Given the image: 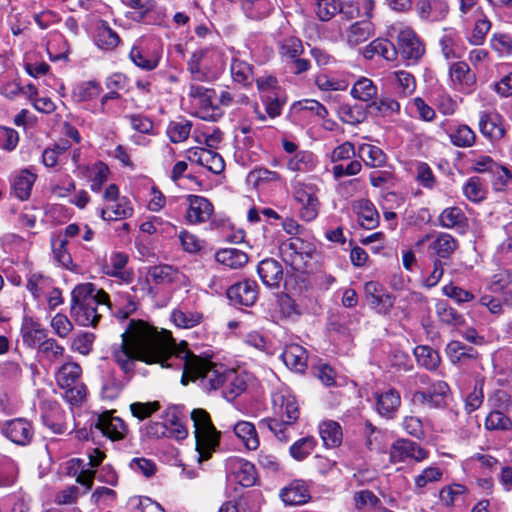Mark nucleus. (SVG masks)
I'll return each instance as SVG.
<instances>
[{"label":"nucleus","instance_id":"12","mask_svg":"<svg viewBox=\"0 0 512 512\" xmlns=\"http://www.w3.org/2000/svg\"><path fill=\"white\" fill-rule=\"evenodd\" d=\"M397 52L408 63H416L424 54V45L411 28L399 31L397 37Z\"/></svg>","mask_w":512,"mask_h":512},{"label":"nucleus","instance_id":"29","mask_svg":"<svg viewBox=\"0 0 512 512\" xmlns=\"http://www.w3.org/2000/svg\"><path fill=\"white\" fill-rule=\"evenodd\" d=\"M375 398L377 412L384 417H392L401 404L400 394L393 388L376 392Z\"/></svg>","mask_w":512,"mask_h":512},{"label":"nucleus","instance_id":"30","mask_svg":"<svg viewBox=\"0 0 512 512\" xmlns=\"http://www.w3.org/2000/svg\"><path fill=\"white\" fill-rule=\"evenodd\" d=\"M257 272L263 284L268 287H278L283 277L282 266L274 259L262 260L258 264Z\"/></svg>","mask_w":512,"mask_h":512},{"label":"nucleus","instance_id":"28","mask_svg":"<svg viewBox=\"0 0 512 512\" xmlns=\"http://www.w3.org/2000/svg\"><path fill=\"white\" fill-rule=\"evenodd\" d=\"M280 497L286 505H301L310 499L304 480H294L280 490Z\"/></svg>","mask_w":512,"mask_h":512},{"label":"nucleus","instance_id":"35","mask_svg":"<svg viewBox=\"0 0 512 512\" xmlns=\"http://www.w3.org/2000/svg\"><path fill=\"white\" fill-rule=\"evenodd\" d=\"M147 276L157 285H168L179 281L182 274L170 265L160 264L150 267Z\"/></svg>","mask_w":512,"mask_h":512},{"label":"nucleus","instance_id":"38","mask_svg":"<svg viewBox=\"0 0 512 512\" xmlns=\"http://www.w3.org/2000/svg\"><path fill=\"white\" fill-rule=\"evenodd\" d=\"M357 156L371 168H379L385 165L387 156L377 146L371 144H361L357 150Z\"/></svg>","mask_w":512,"mask_h":512},{"label":"nucleus","instance_id":"62","mask_svg":"<svg viewBox=\"0 0 512 512\" xmlns=\"http://www.w3.org/2000/svg\"><path fill=\"white\" fill-rule=\"evenodd\" d=\"M451 142L457 147H471L476 140L474 131L467 125H459L450 134Z\"/></svg>","mask_w":512,"mask_h":512},{"label":"nucleus","instance_id":"52","mask_svg":"<svg viewBox=\"0 0 512 512\" xmlns=\"http://www.w3.org/2000/svg\"><path fill=\"white\" fill-rule=\"evenodd\" d=\"M436 314L439 320L446 325L456 327L464 323L463 316L444 300H440L436 303Z\"/></svg>","mask_w":512,"mask_h":512},{"label":"nucleus","instance_id":"7","mask_svg":"<svg viewBox=\"0 0 512 512\" xmlns=\"http://www.w3.org/2000/svg\"><path fill=\"white\" fill-rule=\"evenodd\" d=\"M283 260L295 270L304 268L306 261L311 259L316 251L315 245L300 237H290L279 247Z\"/></svg>","mask_w":512,"mask_h":512},{"label":"nucleus","instance_id":"31","mask_svg":"<svg viewBox=\"0 0 512 512\" xmlns=\"http://www.w3.org/2000/svg\"><path fill=\"white\" fill-rule=\"evenodd\" d=\"M307 351L304 347L292 343L285 347L282 353V359L285 365L297 372H304L307 368Z\"/></svg>","mask_w":512,"mask_h":512},{"label":"nucleus","instance_id":"39","mask_svg":"<svg viewBox=\"0 0 512 512\" xmlns=\"http://www.w3.org/2000/svg\"><path fill=\"white\" fill-rule=\"evenodd\" d=\"M354 208L357 211L359 221L365 229H373L379 223V214L373 203L367 199L358 200Z\"/></svg>","mask_w":512,"mask_h":512},{"label":"nucleus","instance_id":"41","mask_svg":"<svg viewBox=\"0 0 512 512\" xmlns=\"http://www.w3.org/2000/svg\"><path fill=\"white\" fill-rule=\"evenodd\" d=\"M120 43V37L106 21H101L97 26L96 44L102 50H114Z\"/></svg>","mask_w":512,"mask_h":512},{"label":"nucleus","instance_id":"4","mask_svg":"<svg viewBox=\"0 0 512 512\" xmlns=\"http://www.w3.org/2000/svg\"><path fill=\"white\" fill-rule=\"evenodd\" d=\"M191 420L193 421L199 460H207L219 444L220 433L214 427L210 415L205 409H193Z\"/></svg>","mask_w":512,"mask_h":512},{"label":"nucleus","instance_id":"49","mask_svg":"<svg viewBox=\"0 0 512 512\" xmlns=\"http://www.w3.org/2000/svg\"><path fill=\"white\" fill-rule=\"evenodd\" d=\"M36 175L28 170H22L14 179L13 190L17 198L26 200L29 198Z\"/></svg>","mask_w":512,"mask_h":512},{"label":"nucleus","instance_id":"48","mask_svg":"<svg viewBox=\"0 0 512 512\" xmlns=\"http://www.w3.org/2000/svg\"><path fill=\"white\" fill-rule=\"evenodd\" d=\"M368 108L375 116L390 117L399 112L400 104L391 97H381L369 103Z\"/></svg>","mask_w":512,"mask_h":512},{"label":"nucleus","instance_id":"3","mask_svg":"<svg viewBox=\"0 0 512 512\" xmlns=\"http://www.w3.org/2000/svg\"><path fill=\"white\" fill-rule=\"evenodd\" d=\"M226 59L224 50L219 47L200 48L192 53L187 62V70L193 80L212 81L224 71Z\"/></svg>","mask_w":512,"mask_h":512},{"label":"nucleus","instance_id":"5","mask_svg":"<svg viewBox=\"0 0 512 512\" xmlns=\"http://www.w3.org/2000/svg\"><path fill=\"white\" fill-rule=\"evenodd\" d=\"M81 373L77 363L69 362L63 364L56 374V381L65 390L64 397L71 404L82 402L86 396V387L79 382Z\"/></svg>","mask_w":512,"mask_h":512},{"label":"nucleus","instance_id":"25","mask_svg":"<svg viewBox=\"0 0 512 512\" xmlns=\"http://www.w3.org/2000/svg\"><path fill=\"white\" fill-rule=\"evenodd\" d=\"M449 71L455 89L464 92H470L472 90L476 76L467 63L462 61L453 63Z\"/></svg>","mask_w":512,"mask_h":512},{"label":"nucleus","instance_id":"43","mask_svg":"<svg viewBox=\"0 0 512 512\" xmlns=\"http://www.w3.org/2000/svg\"><path fill=\"white\" fill-rule=\"evenodd\" d=\"M377 87L366 77L359 78L351 89V95L362 102H372L377 96Z\"/></svg>","mask_w":512,"mask_h":512},{"label":"nucleus","instance_id":"50","mask_svg":"<svg viewBox=\"0 0 512 512\" xmlns=\"http://www.w3.org/2000/svg\"><path fill=\"white\" fill-rule=\"evenodd\" d=\"M274 9L271 0H245L243 2V10L251 19H262L270 14Z\"/></svg>","mask_w":512,"mask_h":512},{"label":"nucleus","instance_id":"6","mask_svg":"<svg viewBox=\"0 0 512 512\" xmlns=\"http://www.w3.org/2000/svg\"><path fill=\"white\" fill-rule=\"evenodd\" d=\"M318 192V186L312 182L296 181L292 184L293 198L301 206L299 216L306 222H311L318 216Z\"/></svg>","mask_w":512,"mask_h":512},{"label":"nucleus","instance_id":"55","mask_svg":"<svg viewBox=\"0 0 512 512\" xmlns=\"http://www.w3.org/2000/svg\"><path fill=\"white\" fill-rule=\"evenodd\" d=\"M191 128L192 123L189 120L171 121L167 127V135L173 143H181L189 137Z\"/></svg>","mask_w":512,"mask_h":512},{"label":"nucleus","instance_id":"19","mask_svg":"<svg viewBox=\"0 0 512 512\" xmlns=\"http://www.w3.org/2000/svg\"><path fill=\"white\" fill-rule=\"evenodd\" d=\"M375 9L374 0H347L340 3V9L338 13L340 18L346 21H351L355 18L371 19Z\"/></svg>","mask_w":512,"mask_h":512},{"label":"nucleus","instance_id":"63","mask_svg":"<svg viewBox=\"0 0 512 512\" xmlns=\"http://www.w3.org/2000/svg\"><path fill=\"white\" fill-rule=\"evenodd\" d=\"M68 241L59 236L52 241V250L55 260L64 268L70 269L73 265L72 257L67 250Z\"/></svg>","mask_w":512,"mask_h":512},{"label":"nucleus","instance_id":"9","mask_svg":"<svg viewBox=\"0 0 512 512\" xmlns=\"http://www.w3.org/2000/svg\"><path fill=\"white\" fill-rule=\"evenodd\" d=\"M375 34V26L370 19H363L355 21L352 24L346 25L339 23L338 35L339 38L350 48H355L360 44L366 42Z\"/></svg>","mask_w":512,"mask_h":512},{"label":"nucleus","instance_id":"33","mask_svg":"<svg viewBox=\"0 0 512 512\" xmlns=\"http://www.w3.org/2000/svg\"><path fill=\"white\" fill-rule=\"evenodd\" d=\"M230 74L233 82L240 84L243 87L251 86L254 82L253 66L236 56L232 57Z\"/></svg>","mask_w":512,"mask_h":512},{"label":"nucleus","instance_id":"14","mask_svg":"<svg viewBox=\"0 0 512 512\" xmlns=\"http://www.w3.org/2000/svg\"><path fill=\"white\" fill-rule=\"evenodd\" d=\"M450 388L444 381L433 383L427 391H417L413 394V401L426 405L429 408H442L446 405Z\"/></svg>","mask_w":512,"mask_h":512},{"label":"nucleus","instance_id":"10","mask_svg":"<svg viewBox=\"0 0 512 512\" xmlns=\"http://www.w3.org/2000/svg\"><path fill=\"white\" fill-rule=\"evenodd\" d=\"M429 456V452L418 443L408 439H398L392 443L389 449V459L393 464L414 460L422 462Z\"/></svg>","mask_w":512,"mask_h":512},{"label":"nucleus","instance_id":"47","mask_svg":"<svg viewBox=\"0 0 512 512\" xmlns=\"http://www.w3.org/2000/svg\"><path fill=\"white\" fill-rule=\"evenodd\" d=\"M303 52V43L297 37L289 36L279 42V55L286 62L301 56Z\"/></svg>","mask_w":512,"mask_h":512},{"label":"nucleus","instance_id":"61","mask_svg":"<svg viewBox=\"0 0 512 512\" xmlns=\"http://www.w3.org/2000/svg\"><path fill=\"white\" fill-rule=\"evenodd\" d=\"M338 114L340 119L347 124L357 125L365 121L366 113L359 105H342L339 107Z\"/></svg>","mask_w":512,"mask_h":512},{"label":"nucleus","instance_id":"21","mask_svg":"<svg viewBox=\"0 0 512 512\" xmlns=\"http://www.w3.org/2000/svg\"><path fill=\"white\" fill-rule=\"evenodd\" d=\"M230 474L243 487H251L256 482L255 466L242 458H233L228 462Z\"/></svg>","mask_w":512,"mask_h":512},{"label":"nucleus","instance_id":"27","mask_svg":"<svg viewBox=\"0 0 512 512\" xmlns=\"http://www.w3.org/2000/svg\"><path fill=\"white\" fill-rule=\"evenodd\" d=\"M133 207L126 197L108 203L105 207L98 210L99 216L104 221H117L129 218L133 215Z\"/></svg>","mask_w":512,"mask_h":512},{"label":"nucleus","instance_id":"54","mask_svg":"<svg viewBox=\"0 0 512 512\" xmlns=\"http://www.w3.org/2000/svg\"><path fill=\"white\" fill-rule=\"evenodd\" d=\"M316 440L312 436L303 437L295 441L289 448L290 455L297 461L306 459L316 447Z\"/></svg>","mask_w":512,"mask_h":512},{"label":"nucleus","instance_id":"1","mask_svg":"<svg viewBox=\"0 0 512 512\" xmlns=\"http://www.w3.org/2000/svg\"><path fill=\"white\" fill-rule=\"evenodd\" d=\"M121 339L112 357L125 373L134 370L135 361L172 368L176 365L174 361L180 360L183 385L198 379L206 391L221 389L223 386L228 369L192 354L186 346L177 347L171 332L167 330L158 331L145 321L131 320L126 331L121 334Z\"/></svg>","mask_w":512,"mask_h":512},{"label":"nucleus","instance_id":"23","mask_svg":"<svg viewBox=\"0 0 512 512\" xmlns=\"http://www.w3.org/2000/svg\"><path fill=\"white\" fill-rule=\"evenodd\" d=\"M94 425L103 435L112 440L122 439L126 434V426L123 420L112 416L110 412L98 415Z\"/></svg>","mask_w":512,"mask_h":512},{"label":"nucleus","instance_id":"59","mask_svg":"<svg viewBox=\"0 0 512 512\" xmlns=\"http://www.w3.org/2000/svg\"><path fill=\"white\" fill-rule=\"evenodd\" d=\"M463 194L471 202H481L485 199L486 189L479 177L469 178L463 186Z\"/></svg>","mask_w":512,"mask_h":512},{"label":"nucleus","instance_id":"40","mask_svg":"<svg viewBox=\"0 0 512 512\" xmlns=\"http://www.w3.org/2000/svg\"><path fill=\"white\" fill-rule=\"evenodd\" d=\"M215 259L218 263L230 269H239L247 263L248 256L239 249L225 248L216 252Z\"/></svg>","mask_w":512,"mask_h":512},{"label":"nucleus","instance_id":"60","mask_svg":"<svg viewBox=\"0 0 512 512\" xmlns=\"http://www.w3.org/2000/svg\"><path fill=\"white\" fill-rule=\"evenodd\" d=\"M64 353V347L53 338H46L38 346V354L42 359L52 363L58 360Z\"/></svg>","mask_w":512,"mask_h":512},{"label":"nucleus","instance_id":"2","mask_svg":"<svg viewBox=\"0 0 512 512\" xmlns=\"http://www.w3.org/2000/svg\"><path fill=\"white\" fill-rule=\"evenodd\" d=\"M98 305L111 309L109 295L103 289H97L92 283L77 285L71 293V317L80 326L95 327L101 318Z\"/></svg>","mask_w":512,"mask_h":512},{"label":"nucleus","instance_id":"58","mask_svg":"<svg viewBox=\"0 0 512 512\" xmlns=\"http://www.w3.org/2000/svg\"><path fill=\"white\" fill-rule=\"evenodd\" d=\"M438 220L440 226L451 229L463 225L466 221V217L459 207H449L442 211Z\"/></svg>","mask_w":512,"mask_h":512},{"label":"nucleus","instance_id":"15","mask_svg":"<svg viewBox=\"0 0 512 512\" xmlns=\"http://www.w3.org/2000/svg\"><path fill=\"white\" fill-rule=\"evenodd\" d=\"M227 297L233 305L252 306L258 298V285L254 280L233 284L227 290Z\"/></svg>","mask_w":512,"mask_h":512},{"label":"nucleus","instance_id":"24","mask_svg":"<svg viewBox=\"0 0 512 512\" xmlns=\"http://www.w3.org/2000/svg\"><path fill=\"white\" fill-rule=\"evenodd\" d=\"M189 159L214 174H220L225 168L221 155L209 149L197 148L190 151Z\"/></svg>","mask_w":512,"mask_h":512},{"label":"nucleus","instance_id":"45","mask_svg":"<svg viewBox=\"0 0 512 512\" xmlns=\"http://www.w3.org/2000/svg\"><path fill=\"white\" fill-rule=\"evenodd\" d=\"M315 165V155L310 151H298L287 161V168L295 172L311 171Z\"/></svg>","mask_w":512,"mask_h":512},{"label":"nucleus","instance_id":"51","mask_svg":"<svg viewBox=\"0 0 512 512\" xmlns=\"http://www.w3.org/2000/svg\"><path fill=\"white\" fill-rule=\"evenodd\" d=\"M171 320L177 327L189 329L201 322L202 314L188 309L177 308L172 311Z\"/></svg>","mask_w":512,"mask_h":512},{"label":"nucleus","instance_id":"46","mask_svg":"<svg viewBox=\"0 0 512 512\" xmlns=\"http://www.w3.org/2000/svg\"><path fill=\"white\" fill-rule=\"evenodd\" d=\"M414 355L418 364L427 370H436L441 362L439 353L429 346L419 345L415 347Z\"/></svg>","mask_w":512,"mask_h":512},{"label":"nucleus","instance_id":"22","mask_svg":"<svg viewBox=\"0 0 512 512\" xmlns=\"http://www.w3.org/2000/svg\"><path fill=\"white\" fill-rule=\"evenodd\" d=\"M416 11L422 20L437 22L447 16L449 6L446 0H419Z\"/></svg>","mask_w":512,"mask_h":512},{"label":"nucleus","instance_id":"20","mask_svg":"<svg viewBox=\"0 0 512 512\" xmlns=\"http://www.w3.org/2000/svg\"><path fill=\"white\" fill-rule=\"evenodd\" d=\"M479 129L482 135L491 141H499L506 134L503 119L498 113L480 112Z\"/></svg>","mask_w":512,"mask_h":512},{"label":"nucleus","instance_id":"13","mask_svg":"<svg viewBox=\"0 0 512 512\" xmlns=\"http://www.w3.org/2000/svg\"><path fill=\"white\" fill-rule=\"evenodd\" d=\"M1 431L7 439L20 446L29 444L34 435L32 424L24 418L6 421Z\"/></svg>","mask_w":512,"mask_h":512},{"label":"nucleus","instance_id":"36","mask_svg":"<svg viewBox=\"0 0 512 512\" xmlns=\"http://www.w3.org/2000/svg\"><path fill=\"white\" fill-rule=\"evenodd\" d=\"M21 335L23 342L29 347H38L47 338L46 330L32 319L24 320Z\"/></svg>","mask_w":512,"mask_h":512},{"label":"nucleus","instance_id":"32","mask_svg":"<svg viewBox=\"0 0 512 512\" xmlns=\"http://www.w3.org/2000/svg\"><path fill=\"white\" fill-rule=\"evenodd\" d=\"M127 262V254L123 252H114L111 254L109 261L103 267V271L108 276L120 278L125 282H130L132 280V273L125 269Z\"/></svg>","mask_w":512,"mask_h":512},{"label":"nucleus","instance_id":"17","mask_svg":"<svg viewBox=\"0 0 512 512\" xmlns=\"http://www.w3.org/2000/svg\"><path fill=\"white\" fill-rule=\"evenodd\" d=\"M364 293L369 305L380 314H386L394 305V298L383 286L375 281L364 285Z\"/></svg>","mask_w":512,"mask_h":512},{"label":"nucleus","instance_id":"44","mask_svg":"<svg viewBox=\"0 0 512 512\" xmlns=\"http://www.w3.org/2000/svg\"><path fill=\"white\" fill-rule=\"evenodd\" d=\"M319 432L324 445L327 448H334L342 442L341 426L335 421H325L320 425Z\"/></svg>","mask_w":512,"mask_h":512},{"label":"nucleus","instance_id":"53","mask_svg":"<svg viewBox=\"0 0 512 512\" xmlns=\"http://www.w3.org/2000/svg\"><path fill=\"white\" fill-rule=\"evenodd\" d=\"M315 14L321 21L331 20L340 9V0H311Z\"/></svg>","mask_w":512,"mask_h":512},{"label":"nucleus","instance_id":"8","mask_svg":"<svg viewBox=\"0 0 512 512\" xmlns=\"http://www.w3.org/2000/svg\"><path fill=\"white\" fill-rule=\"evenodd\" d=\"M425 243H428L429 255L441 261L450 258L458 248V241L445 232L427 234L415 243V247L420 249Z\"/></svg>","mask_w":512,"mask_h":512},{"label":"nucleus","instance_id":"18","mask_svg":"<svg viewBox=\"0 0 512 512\" xmlns=\"http://www.w3.org/2000/svg\"><path fill=\"white\" fill-rule=\"evenodd\" d=\"M129 58L142 70L152 71L159 65L161 53L155 48L151 49L141 43H136L130 50Z\"/></svg>","mask_w":512,"mask_h":512},{"label":"nucleus","instance_id":"26","mask_svg":"<svg viewBox=\"0 0 512 512\" xmlns=\"http://www.w3.org/2000/svg\"><path fill=\"white\" fill-rule=\"evenodd\" d=\"M361 54L367 60H371L378 55L387 61H394L397 58L398 52L391 41L384 38H377L366 45L361 50Z\"/></svg>","mask_w":512,"mask_h":512},{"label":"nucleus","instance_id":"11","mask_svg":"<svg viewBox=\"0 0 512 512\" xmlns=\"http://www.w3.org/2000/svg\"><path fill=\"white\" fill-rule=\"evenodd\" d=\"M272 409L276 417L288 423H294L300 414L295 396L287 389L272 394Z\"/></svg>","mask_w":512,"mask_h":512},{"label":"nucleus","instance_id":"64","mask_svg":"<svg viewBox=\"0 0 512 512\" xmlns=\"http://www.w3.org/2000/svg\"><path fill=\"white\" fill-rule=\"evenodd\" d=\"M468 462L472 468L480 470L484 475L495 470L499 464L495 457L481 453L471 456Z\"/></svg>","mask_w":512,"mask_h":512},{"label":"nucleus","instance_id":"34","mask_svg":"<svg viewBox=\"0 0 512 512\" xmlns=\"http://www.w3.org/2000/svg\"><path fill=\"white\" fill-rule=\"evenodd\" d=\"M246 388L247 383L244 376L238 374L235 370L228 369L221 388L223 396L228 401H232L242 394Z\"/></svg>","mask_w":512,"mask_h":512},{"label":"nucleus","instance_id":"16","mask_svg":"<svg viewBox=\"0 0 512 512\" xmlns=\"http://www.w3.org/2000/svg\"><path fill=\"white\" fill-rule=\"evenodd\" d=\"M186 202L188 207L185 218L188 223L195 225L209 221L214 208L207 198L199 195H188Z\"/></svg>","mask_w":512,"mask_h":512},{"label":"nucleus","instance_id":"56","mask_svg":"<svg viewBox=\"0 0 512 512\" xmlns=\"http://www.w3.org/2000/svg\"><path fill=\"white\" fill-rule=\"evenodd\" d=\"M391 81L396 85V89L404 96L411 95L416 87L415 79L409 72L399 70L390 76Z\"/></svg>","mask_w":512,"mask_h":512},{"label":"nucleus","instance_id":"42","mask_svg":"<svg viewBox=\"0 0 512 512\" xmlns=\"http://www.w3.org/2000/svg\"><path fill=\"white\" fill-rule=\"evenodd\" d=\"M293 423L279 421L276 418H265L259 422L260 428H267L282 443H287L291 438Z\"/></svg>","mask_w":512,"mask_h":512},{"label":"nucleus","instance_id":"57","mask_svg":"<svg viewBox=\"0 0 512 512\" xmlns=\"http://www.w3.org/2000/svg\"><path fill=\"white\" fill-rule=\"evenodd\" d=\"M109 174L108 166L103 162H96L89 168L90 188L93 192H100L107 182Z\"/></svg>","mask_w":512,"mask_h":512},{"label":"nucleus","instance_id":"37","mask_svg":"<svg viewBox=\"0 0 512 512\" xmlns=\"http://www.w3.org/2000/svg\"><path fill=\"white\" fill-rule=\"evenodd\" d=\"M233 431L248 450H256L259 447L260 441L253 423L238 421L234 425Z\"/></svg>","mask_w":512,"mask_h":512}]
</instances>
